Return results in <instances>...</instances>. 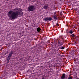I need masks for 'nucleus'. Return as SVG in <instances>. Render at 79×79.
Segmentation results:
<instances>
[{
	"mask_svg": "<svg viewBox=\"0 0 79 79\" xmlns=\"http://www.w3.org/2000/svg\"><path fill=\"white\" fill-rule=\"evenodd\" d=\"M6 54H7L6 53H6L5 54V55H6Z\"/></svg>",
	"mask_w": 79,
	"mask_h": 79,
	"instance_id": "32",
	"label": "nucleus"
},
{
	"mask_svg": "<svg viewBox=\"0 0 79 79\" xmlns=\"http://www.w3.org/2000/svg\"><path fill=\"white\" fill-rule=\"evenodd\" d=\"M64 48L65 47H63V46H61V47H59L58 48V50H64Z\"/></svg>",
	"mask_w": 79,
	"mask_h": 79,
	"instance_id": "5",
	"label": "nucleus"
},
{
	"mask_svg": "<svg viewBox=\"0 0 79 79\" xmlns=\"http://www.w3.org/2000/svg\"><path fill=\"white\" fill-rule=\"evenodd\" d=\"M53 17L54 19H56L55 21H56V20L58 19V17L56 16V15H55L53 16Z\"/></svg>",
	"mask_w": 79,
	"mask_h": 79,
	"instance_id": "7",
	"label": "nucleus"
},
{
	"mask_svg": "<svg viewBox=\"0 0 79 79\" xmlns=\"http://www.w3.org/2000/svg\"><path fill=\"white\" fill-rule=\"evenodd\" d=\"M14 10H16V11H17V10H18V9L17 8H16V9H14Z\"/></svg>",
	"mask_w": 79,
	"mask_h": 79,
	"instance_id": "18",
	"label": "nucleus"
},
{
	"mask_svg": "<svg viewBox=\"0 0 79 79\" xmlns=\"http://www.w3.org/2000/svg\"><path fill=\"white\" fill-rule=\"evenodd\" d=\"M55 45H56L57 44L56 43L54 44Z\"/></svg>",
	"mask_w": 79,
	"mask_h": 79,
	"instance_id": "31",
	"label": "nucleus"
},
{
	"mask_svg": "<svg viewBox=\"0 0 79 79\" xmlns=\"http://www.w3.org/2000/svg\"><path fill=\"white\" fill-rule=\"evenodd\" d=\"M23 14V12L22 11L13 12V11H12L11 10L8 12L7 15L10 18L11 20H14V19H17L18 18L19 15H21L20 16H22Z\"/></svg>",
	"mask_w": 79,
	"mask_h": 79,
	"instance_id": "1",
	"label": "nucleus"
},
{
	"mask_svg": "<svg viewBox=\"0 0 79 79\" xmlns=\"http://www.w3.org/2000/svg\"><path fill=\"white\" fill-rule=\"evenodd\" d=\"M54 15H55V14L54 13Z\"/></svg>",
	"mask_w": 79,
	"mask_h": 79,
	"instance_id": "34",
	"label": "nucleus"
},
{
	"mask_svg": "<svg viewBox=\"0 0 79 79\" xmlns=\"http://www.w3.org/2000/svg\"><path fill=\"white\" fill-rule=\"evenodd\" d=\"M71 36L72 37L74 38V37H75V35H74V34H72L71 35Z\"/></svg>",
	"mask_w": 79,
	"mask_h": 79,
	"instance_id": "11",
	"label": "nucleus"
},
{
	"mask_svg": "<svg viewBox=\"0 0 79 79\" xmlns=\"http://www.w3.org/2000/svg\"><path fill=\"white\" fill-rule=\"evenodd\" d=\"M65 79V74L63 73L61 77V79Z\"/></svg>",
	"mask_w": 79,
	"mask_h": 79,
	"instance_id": "6",
	"label": "nucleus"
},
{
	"mask_svg": "<svg viewBox=\"0 0 79 79\" xmlns=\"http://www.w3.org/2000/svg\"><path fill=\"white\" fill-rule=\"evenodd\" d=\"M54 46H55V47H56V44H54Z\"/></svg>",
	"mask_w": 79,
	"mask_h": 79,
	"instance_id": "23",
	"label": "nucleus"
},
{
	"mask_svg": "<svg viewBox=\"0 0 79 79\" xmlns=\"http://www.w3.org/2000/svg\"><path fill=\"white\" fill-rule=\"evenodd\" d=\"M77 63H78V64H79V61Z\"/></svg>",
	"mask_w": 79,
	"mask_h": 79,
	"instance_id": "30",
	"label": "nucleus"
},
{
	"mask_svg": "<svg viewBox=\"0 0 79 79\" xmlns=\"http://www.w3.org/2000/svg\"><path fill=\"white\" fill-rule=\"evenodd\" d=\"M62 43V42H58V44H61V43Z\"/></svg>",
	"mask_w": 79,
	"mask_h": 79,
	"instance_id": "14",
	"label": "nucleus"
},
{
	"mask_svg": "<svg viewBox=\"0 0 79 79\" xmlns=\"http://www.w3.org/2000/svg\"><path fill=\"white\" fill-rule=\"evenodd\" d=\"M37 32H40V31H41V29L40 27H38L36 28Z\"/></svg>",
	"mask_w": 79,
	"mask_h": 79,
	"instance_id": "9",
	"label": "nucleus"
},
{
	"mask_svg": "<svg viewBox=\"0 0 79 79\" xmlns=\"http://www.w3.org/2000/svg\"><path fill=\"white\" fill-rule=\"evenodd\" d=\"M7 53H8V51H7V52H6V53L7 54Z\"/></svg>",
	"mask_w": 79,
	"mask_h": 79,
	"instance_id": "28",
	"label": "nucleus"
},
{
	"mask_svg": "<svg viewBox=\"0 0 79 79\" xmlns=\"http://www.w3.org/2000/svg\"><path fill=\"white\" fill-rule=\"evenodd\" d=\"M42 79H45L44 78V77H43Z\"/></svg>",
	"mask_w": 79,
	"mask_h": 79,
	"instance_id": "25",
	"label": "nucleus"
},
{
	"mask_svg": "<svg viewBox=\"0 0 79 79\" xmlns=\"http://www.w3.org/2000/svg\"><path fill=\"white\" fill-rule=\"evenodd\" d=\"M19 60H22V59H20Z\"/></svg>",
	"mask_w": 79,
	"mask_h": 79,
	"instance_id": "29",
	"label": "nucleus"
},
{
	"mask_svg": "<svg viewBox=\"0 0 79 79\" xmlns=\"http://www.w3.org/2000/svg\"><path fill=\"white\" fill-rule=\"evenodd\" d=\"M55 24L56 26H59V24L57 23H56Z\"/></svg>",
	"mask_w": 79,
	"mask_h": 79,
	"instance_id": "16",
	"label": "nucleus"
},
{
	"mask_svg": "<svg viewBox=\"0 0 79 79\" xmlns=\"http://www.w3.org/2000/svg\"><path fill=\"white\" fill-rule=\"evenodd\" d=\"M68 79H73V77H69Z\"/></svg>",
	"mask_w": 79,
	"mask_h": 79,
	"instance_id": "13",
	"label": "nucleus"
},
{
	"mask_svg": "<svg viewBox=\"0 0 79 79\" xmlns=\"http://www.w3.org/2000/svg\"><path fill=\"white\" fill-rule=\"evenodd\" d=\"M52 18L51 17H46L44 18V20H45L46 21H52Z\"/></svg>",
	"mask_w": 79,
	"mask_h": 79,
	"instance_id": "4",
	"label": "nucleus"
},
{
	"mask_svg": "<svg viewBox=\"0 0 79 79\" xmlns=\"http://www.w3.org/2000/svg\"><path fill=\"white\" fill-rule=\"evenodd\" d=\"M60 57H63V58H64V55H60Z\"/></svg>",
	"mask_w": 79,
	"mask_h": 79,
	"instance_id": "12",
	"label": "nucleus"
},
{
	"mask_svg": "<svg viewBox=\"0 0 79 79\" xmlns=\"http://www.w3.org/2000/svg\"><path fill=\"white\" fill-rule=\"evenodd\" d=\"M75 74H76V75H77V73H75Z\"/></svg>",
	"mask_w": 79,
	"mask_h": 79,
	"instance_id": "26",
	"label": "nucleus"
},
{
	"mask_svg": "<svg viewBox=\"0 0 79 79\" xmlns=\"http://www.w3.org/2000/svg\"><path fill=\"white\" fill-rule=\"evenodd\" d=\"M76 79H79V78H78V77H76Z\"/></svg>",
	"mask_w": 79,
	"mask_h": 79,
	"instance_id": "21",
	"label": "nucleus"
},
{
	"mask_svg": "<svg viewBox=\"0 0 79 79\" xmlns=\"http://www.w3.org/2000/svg\"><path fill=\"white\" fill-rule=\"evenodd\" d=\"M10 45H9V46L8 44H6V46H7V47H10Z\"/></svg>",
	"mask_w": 79,
	"mask_h": 79,
	"instance_id": "17",
	"label": "nucleus"
},
{
	"mask_svg": "<svg viewBox=\"0 0 79 79\" xmlns=\"http://www.w3.org/2000/svg\"><path fill=\"white\" fill-rule=\"evenodd\" d=\"M59 45L60 47H61V45H63V44H59Z\"/></svg>",
	"mask_w": 79,
	"mask_h": 79,
	"instance_id": "15",
	"label": "nucleus"
},
{
	"mask_svg": "<svg viewBox=\"0 0 79 79\" xmlns=\"http://www.w3.org/2000/svg\"><path fill=\"white\" fill-rule=\"evenodd\" d=\"M65 42H66V41L65 40Z\"/></svg>",
	"mask_w": 79,
	"mask_h": 79,
	"instance_id": "35",
	"label": "nucleus"
},
{
	"mask_svg": "<svg viewBox=\"0 0 79 79\" xmlns=\"http://www.w3.org/2000/svg\"><path fill=\"white\" fill-rule=\"evenodd\" d=\"M76 10H77V8L76 9Z\"/></svg>",
	"mask_w": 79,
	"mask_h": 79,
	"instance_id": "33",
	"label": "nucleus"
},
{
	"mask_svg": "<svg viewBox=\"0 0 79 79\" xmlns=\"http://www.w3.org/2000/svg\"><path fill=\"white\" fill-rule=\"evenodd\" d=\"M59 47V45H58L57 46V48H58Z\"/></svg>",
	"mask_w": 79,
	"mask_h": 79,
	"instance_id": "24",
	"label": "nucleus"
},
{
	"mask_svg": "<svg viewBox=\"0 0 79 79\" xmlns=\"http://www.w3.org/2000/svg\"><path fill=\"white\" fill-rule=\"evenodd\" d=\"M64 43V42H62V43H61V44H62V45H63V43Z\"/></svg>",
	"mask_w": 79,
	"mask_h": 79,
	"instance_id": "19",
	"label": "nucleus"
},
{
	"mask_svg": "<svg viewBox=\"0 0 79 79\" xmlns=\"http://www.w3.org/2000/svg\"><path fill=\"white\" fill-rule=\"evenodd\" d=\"M35 8L34 7V6L31 5L29 6L28 8V11H35Z\"/></svg>",
	"mask_w": 79,
	"mask_h": 79,
	"instance_id": "3",
	"label": "nucleus"
},
{
	"mask_svg": "<svg viewBox=\"0 0 79 79\" xmlns=\"http://www.w3.org/2000/svg\"><path fill=\"white\" fill-rule=\"evenodd\" d=\"M13 51H11L10 53L9 54V56L7 57V63H9V61L10 59H11V56H12V55L13 54Z\"/></svg>",
	"mask_w": 79,
	"mask_h": 79,
	"instance_id": "2",
	"label": "nucleus"
},
{
	"mask_svg": "<svg viewBox=\"0 0 79 79\" xmlns=\"http://www.w3.org/2000/svg\"><path fill=\"white\" fill-rule=\"evenodd\" d=\"M44 9H48V5H44Z\"/></svg>",
	"mask_w": 79,
	"mask_h": 79,
	"instance_id": "8",
	"label": "nucleus"
},
{
	"mask_svg": "<svg viewBox=\"0 0 79 79\" xmlns=\"http://www.w3.org/2000/svg\"><path fill=\"white\" fill-rule=\"evenodd\" d=\"M75 73H76V72H73V74H75Z\"/></svg>",
	"mask_w": 79,
	"mask_h": 79,
	"instance_id": "22",
	"label": "nucleus"
},
{
	"mask_svg": "<svg viewBox=\"0 0 79 79\" xmlns=\"http://www.w3.org/2000/svg\"><path fill=\"white\" fill-rule=\"evenodd\" d=\"M72 52V53H73V52H74V51H73Z\"/></svg>",
	"mask_w": 79,
	"mask_h": 79,
	"instance_id": "27",
	"label": "nucleus"
},
{
	"mask_svg": "<svg viewBox=\"0 0 79 79\" xmlns=\"http://www.w3.org/2000/svg\"><path fill=\"white\" fill-rule=\"evenodd\" d=\"M69 32L70 33V34H72V33H73V31L72 30H70Z\"/></svg>",
	"mask_w": 79,
	"mask_h": 79,
	"instance_id": "10",
	"label": "nucleus"
},
{
	"mask_svg": "<svg viewBox=\"0 0 79 79\" xmlns=\"http://www.w3.org/2000/svg\"><path fill=\"white\" fill-rule=\"evenodd\" d=\"M1 34H2V32L0 31V35Z\"/></svg>",
	"mask_w": 79,
	"mask_h": 79,
	"instance_id": "20",
	"label": "nucleus"
}]
</instances>
